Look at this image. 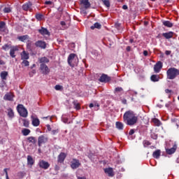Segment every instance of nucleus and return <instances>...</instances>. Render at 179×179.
Instances as JSON below:
<instances>
[{
    "mask_svg": "<svg viewBox=\"0 0 179 179\" xmlns=\"http://www.w3.org/2000/svg\"><path fill=\"white\" fill-rule=\"evenodd\" d=\"M123 120L127 125L132 127L138 122V116L132 110H128L123 115Z\"/></svg>",
    "mask_w": 179,
    "mask_h": 179,
    "instance_id": "nucleus-1",
    "label": "nucleus"
},
{
    "mask_svg": "<svg viewBox=\"0 0 179 179\" xmlns=\"http://www.w3.org/2000/svg\"><path fill=\"white\" fill-rule=\"evenodd\" d=\"M166 75H167V79H170L171 80H173V79H176L178 76L179 69L174 67H171L167 70Z\"/></svg>",
    "mask_w": 179,
    "mask_h": 179,
    "instance_id": "nucleus-2",
    "label": "nucleus"
},
{
    "mask_svg": "<svg viewBox=\"0 0 179 179\" xmlns=\"http://www.w3.org/2000/svg\"><path fill=\"white\" fill-rule=\"evenodd\" d=\"M17 111L19 113L21 117H23L24 118H26V117H27V109H26V108H24L23 105H18L17 106Z\"/></svg>",
    "mask_w": 179,
    "mask_h": 179,
    "instance_id": "nucleus-3",
    "label": "nucleus"
},
{
    "mask_svg": "<svg viewBox=\"0 0 179 179\" xmlns=\"http://www.w3.org/2000/svg\"><path fill=\"white\" fill-rule=\"evenodd\" d=\"M48 142V137L47 136L41 135L38 138V145L41 147V145L44 143H47Z\"/></svg>",
    "mask_w": 179,
    "mask_h": 179,
    "instance_id": "nucleus-4",
    "label": "nucleus"
},
{
    "mask_svg": "<svg viewBox=\"0 0 179 179\" xmlns=\"http://www.w3.org/2000/svg\"><path fill=\"white\" fill-rule=\"evenodd\" d=\"M13 99H15L13 92H7L3 96V100L6 101H13Z\"/></svg>",
    "mask_w": 179,
    "mask_h": 179,
    "instance_id": "nucleus-5",
    "label": "nucleus"
},
{
    "mask_svg": "<svg viewBox=\"0 0 179 179\" xmlns=\"http://www.w3.org/2000/svg\"><path fill=\"white\" fill-rule=\"evenodd\" d=\"M162 68H163V62H157L155 65H154V72L155 73H159L162 71Z\"/></svg>",
    "mask_w": 179,
    "mask_h": 179,
    "instance_id": "nucleus-6",
    "label": "nucleus"
},
{
    "mask_svg": "<svg viewBox=\"0 0 179 179\" xmlns=\"http://www.w3.org/2000/svg\"><path fill=\"white\" fill-rule=\"evenodd\" d=\"M40 69L43 75H48L50 73V69L44 64H41Z\"/></svg>",
    "mask_w": 179,
    "mask_h": 179,
    "instance_id": "nucleus-7",
    "label": "nucleus"
},
{
    "mask_svg": "<svg viewBox=\"0 0 179 179\" xmlns=\"http://www.w3.org/2000/svg\"><path fill=\"white\" fill-rule=\"evenodd\" d=\"M80 166V162H79V159H73L71 162V167L73 170L79 168Z\"/></svg>",
    "mask_w": 179,
    "mask_h": 179,
    "instance_id": "nucleus-8",
    "label": "nucleus"
},
{
    "mask_svg": "<svg viewBox=\"0 0 179 179\" xmlns=\"http://www.w3.org/2000/svg\"><path fill=\"white\" fill-rule=\"evenodd\" d=\"M38 166L41 169H43V170H47V169L50 167V163L44 160H41L39 162Z\"/></svg>",
    "mask_w": 179,
    "mask_h": 179,
    "instance_id": "nucleus-9",
    "label": "nucleus"
},
{
    "mask_svg": "<svg viewBox=\"0 0 179 179\" xmlns=\"http://www.w3.org/2000/svg\"><path fill=\"white\" fill-rule=\"evenodd\" d=\"M99 82L102 83H107V82H110L111 80V78L107 76L106 74H103L100 78L99 79Z\"/></svg>",
    "mask_w": 179,
    "mask_h": 179,
    "instance_id": "nucleus-10",
    "label": "nucleus"
},
{
    "mask_svg": "<svg viewBox=\"0 0 179 179\" xmlns=\"http://www.w3.org/2000/svg\"><path fill=\"white\" fill-rule=\"evenodd\" d=\"M38 31L40 34H41V36H50L51 34L48 29L43 27H41L40 29H38Z\"/></svg>",
    "mask_w": 179,
    "mask_h": 179,
    "instance_id": "nucleus-11",
    "label": "nucleus"
},
{
    "mask_svg": "<svg viewBox=\"0 0 179 179\" xmlns=\"http://www.w3.org/2000/svg\"><path fill=\"white\" fill-rule=\"evenodd\" d=\"M36 47H39V48H42L43 50H45L47 48V43L43 41H38L35 43Z\"/></svg>",
    "mask_w": 179,
    "mask_h": 179,
    "instance_id": "nucleus-12",
    "label": "nucleus"
},
{
    "mask_svg": "<svg viewBox=\"0 0 179 179\" xmlns=\"http://www.w3.org/2000/svg\"><path fill=\"white\" fill-rule=\"evenodd\" d=\"M65 159H66V154L65 152H61L57 157V162L62 164L65 161Z\"/></svg>",
    "mask_w": 179,
    "mask_h": 179,
    "instance_id": "nucleus-13",
    "label": "nucleus"
},
{
    "mask_svg": "<svg viewBox=\"0 0 179 179\" xmlns=\"http://www.w3.org/2000/svg\"><path fill=\"white\" fill-rule=\"evenodd\" d=\"M75 57H76V55L75 53H71L68 57V64L70 65V66H75V64H73V61L75 59Z\"/></svg>",
    "mask_w": 179,
    "mask_h": 179,
    "instance_id": "nucleus-14",
    "label": "nucleus"
},
{
    "mask_svg": "<svg viewBox=\"0 0 179 179\" xmlns=\"http://www.w3.org/2000/svg\"><path fill=\"white\" fill-rule=\"evenodd\" d=\"M80 5L83 6L85 9H89V8H90L91 4L90 2H89V0H80Z\"/></svg>",
    "mask_w": 179,
    "mask_h": 179,
    "instance_id": "nucleus-15",
    "label": "nucleus"
},
{
    "mask_svg": "<svg viewBox=\"0 0 179 179\" xmlns=\"http://www.w3.org/2000/svg\"><path fill=\"white\" fill-rule=\"evenodd\" d=\"M16 51H19V47L17 46H14L10 49V56L11 57V58H15L16 57V55H15V52H16Z\"/></svg>",
    "mask_w": 179,
    "mask_h": 179,
    "instance_id": "nucleus-16",
    "label": "nucleus"
},
{
    "mask_svg": "<svg viewBox=\"0 0 179 179\" xmlns=\"http://www.w3.org/2000/svg\"><path fill=\"white\" fill-rule=\"evenodd\" d=\"M33 6V3H31V2L29 1L28 3L24 4L22 6V9L23 10H30L31 11V6Z\"/></svg>",
    "mask_w": 179,
    "mask_h": 179,
    "instance_id": "nucleus-17",
    "label": "nucleus"
},
{
    "mask_svg": "<svg viewBox=\"0 0 179 179\" xmlns=\"http://www.w3.org/2000/svg\"><path fill=\"white\" fill-rule=\"evenodd\" d=\"M106 174H108V177H114V171L113 168H106L104 169Z\"/></svg>",
    "mask_w": 179,
    "mask_h": 179,
    "instance_id": "nucleus-18",
    "label": "nucleus"
},
{
    "mask_svg": "<svg viewBox=\"0 0 179 179\" xmlns=\"http://www.w3.org/2000/svg\"><path fill=\"white\" fill-rule=\"evenodd\" d=\"M176 150H177V145H173V148L166 150L167 155H173V153H176Z\"/></svg>",
    "mask_w": 179,
    "mask_h": 179,
    "instance_id": "nucleus-19",
    "label": "nucleus"
},
{
    "mask_svg": "<svg viewBox=\"0 0 179 179\" xmlns=\"http://www.w3.org/2000/svg\"><path fill=\"white\" fill-rule=\"evenodd\" d=\"M0 31H3L4 33H8V29H6L5 22H0Z\"/></svg>",
    "mask_w": 179,
    "mask_h": 179,
    "instance_id": "nucleus-20",
    "label": "nucleus"
},
{
    "mask_svg": "<svg viewBox=\"0 0 179 179\" xmlns=\"http://www.w3.org/2000/svg\"><path fill=\"white\" fill-rule=\"evenodd\" d=\"M20 55L22 60L29 59V53L24 50L22 52H21Z\"/></svg>",
    "mask_w": 179,
    "mask_h": 179,
    "instance_id": "nucleus-21",
    "label": "nucleus"
},
{
    "mask_svg": "<svg viewBox=\"0 0 179 179\" xmlns=\"http://www.w3.org/2000/svg\"><path fill=\"white\" fill-rule=\"evenodd\" d=\"M174 33L173 31H169L166 33H163L162 36L163 37H165V38L169 39V38H172Z\"/></svg>",
    "mask_w": 179,
    "mask_h": 179,
    "instance_id": "nucleus-22",
    "label": "nucleus"
},
{
    "mask_svg": "<svg viewBox=\"0 0 179 179\" xmlns=\"http://www.w3.org/2000/svg\"><path fill=\"white\" fill-rule=\"evenodd\" d=\"M38 61H39L40 64H44V65H45V64H48V62H50V59L45 57L39 58Z\"/></svg>",
    "mask_w": 179,
    "mask_h": 179,
    "instance_id": "nucleus-23",
    "label": "nucleus"
},
{
    "mask_svg": "<svg viewBox=\"0 0 179 179\" xmlns=\"http://www.w3.org/2000/svg\"><path fill=\"white\" fill-rule=\"evenodd\" d=\"M150 80H152V82H159V80H160V76L153 74L151 76Z\"/></svg>",
    "mask_w": 179,
    "mask_h": 179,
    "instance_id": "nucleus-24",
    "label": "nucleus"
},
{
    "mask_svg": "<svg viewBox=\"0 0 179 179\" xmlns=\"http://www.w3.org/2000/svg\"><path fill=\"white\" fill-rule=\"evenodd\" d=\"M32 125H34V127H38V125H40V120L37 117H33Z\"/></svg>",
    "mask_w": 179,
    "mask_h": 179,
    "instance_id": "nucleus-25",
    "label": "nucleus"
},
{
    "mask_svg": "<svg viewBox=\"0 0 179 179\" xmlns=\"http://www.w3.org/2000/svg\"><path fill=\"white\" fill-rule=\"evenodd\" d=\"M161 153L162 151H160V150H157L153 152L152 156L155 159H159V157H160Z\"/></svg>",
    "mask_w": 179,
    "mask_h": 179,
    "instance_id": "nucleus-26",
    "label": "nucleus"
},
{
    "mask_svg": "<svg viewBox=\"0 0 179 179\" xmlns=\"http://www.w3.org/2000/svg\"><path fill=\"white\" fill-rule=\"evenodd\" d=\"M27 164H29V166L34 164V159H33V157L30 155L27 156Z\"/></svg>",
    "mask_w": 179,
    "mask_h": 179,
    "instance_id": "nucleus-27",
    "label": "nucleus"
},
{
    "mask_svg": "<svg viewBox=\"0 0 179 179\" xmlns=\"http://www.w3.org/2000/svg\"><path fill=\"white\" fill-rule=\"evenodd\" d=\"M7 111H8V117H9L10 120H12V118L15 117V113H13V110L12 108H8Z\"/></svg>",
    "mask_w": 179,
    "mask_h": 179,
    "instance_id": "nucleus-28",
    "label": "nucleus"
},
{
    "mask_svg": "<svg viewBox=\"0 0 179 179\" xmlns=\"http://www.w3.org/2000/svg\"><path fill=\"white\" fill-rule=\"evenodd\" d=\"M8 75V71H2L0 73V76L2 79V80H6V78H7Z\"/></svg>",
    "mask_w": 179,
    "mask_h": 179,
    "instance_id": "nucleus-29",
    "label": "nucleus"
},
{
    "mask_svg": "<svg viewBox=\"0 0 179 179\" xmlns=\"http://www.w3.org/2000/svg\"><path fill=\"white\" fill-rule=\"evenodd\" d=\"M115 93H117V94H122V93H124V89L121 87H117L115 89Z\"/></svg>",
    "mask_w": 179,
    "mask_h": 179,
    "instance_id": "nucleus-30",
    "label": "nucleus"
},
{
    "mask_svg": "<svg viewBox=\"0 0 179 179\" xmlns=\"http://www.w3.org/2000/svg\"><path fill=\"white\" fill-rule=\"evenodd\" d=\"M90 29L94 30V29H101V24L99 22H96L94 25L91 26Z\"/></svg>",
    "mask_w": 179,
    "mask_h": 179,
    "instance_id": "nucleus-31",
    "label": "nucleus"
},
{
    "mask_svg": "<svg viewBox=\"0 0 179 179\" xmlns=\"http://www.w3.org/2000/svg\"><path fill=\"white\" fill-rule=\"evenodd\" d=\"M116 128L117 129H120V130L124 129V124H122V122H116Z\"/></svg>",
    "mask_w": 179,
    "mask_h": 179,
    "instance_id": "nucleus-32",
    "label": "nucleus"
},
{
    "mask_svg": "<svg viewBox=\"0 0 179 179\" xmlns=\"http://www.w3.org/2000/svg\"><path fill=\"white\" fill-rule=\"evenodd\" d=\"M152 122L155 124V125H156L157 127H160V125H162V122H160V120H159V119L157 118H154L152 119Z\"/></svg>",
    "mask_w": 179,
    "mask_h": 179,
    "instance_id": "nucleus-33",
    "label": "nucleus"
},
{
    "mask_svg": "<svg viewBox=\"0 0 179 179\" xmlns=\"http://www.w3.org/2000/svg\"><path fill=\"white\" fill-rule=\"evenodd\" d=\"M163 24L166 27H172L173 26V23H171L170 21H163Z\"/></svg>",
    "mask_w": 179,
    "mask_h": 179,
    "instance_id": "nucleus-34",
    "label": "nucleus"
},
{
    "mask_svg": "<svg viewBox=\"0 0 179 179\" xmlns=\"http://www.w3.org/2000/svg\"><path fill=\"white\" fill-rule=\"evenodd\" d=\"M30 129H24L22 130V134L24 135V136H27L30 134Z\"/></svg>",
    "mask_w": 179,
    "mask_h": 179,
    "instance_id": "nucleus-35",
    "label": "nucleus"
},
{
    "mask_svg": "<svg viewBox=\"0 0 179 179\" xmlns=\"http://www.w3.org/2000/svg\"><path fill=\"white\" fill-rule=\"evenodd\" d=\"M35 17L38 21H41V20H43V19H44V15L43 14L36 13L35 15Z\"/></svg>",
    "mask_w": 179,
    "mask_h": 179,
    "instance_id": "nucleus-36",
    "label": "nucleus"
},
{
    "mask_svg": "<svg viewBox=\"0 0 179 179\" xmlns=\"http://www.w3.org/2000/svg\"><path fill=\"white\" fill-rule=\"evenodd\" d=\"M27 141L29 143H36V138L33 136H30L27 138Z\"/></svg>",
    "mask_w": 179,
    "mask_h": 179,
    "instance_id": "nucleus-37",
    "label": "nucleus"
},
{
    "mask_svg": "<svg viewBox=\"0 0 179 179\" xmlns=\"http://www.w3.org/2000/svg\"><path fill=\"white\" fill-rule=\"evenodd\" d=\"M27 38H29V36L27 35H24L18 37V40H20V41H25V40H27Z\"/></svg>",
    "mask_w": 179,
    "mask_h": 179,
    "instance_id": "nucleus-38",
    "label": "nucleus"
},
{
    "mask_svg": "<svg viewBox=\"0 0 179 179\" xmlns=\"http://www.w3.org/2000/svg\"><path fill=\"white\" fill-rule=\"evenodd\" d=\"M101 1L103 2V5H105V6H106V8H110V1L108 0H101Z\"/></svg>",
    "mask_w": 179,
    "mask_h": 179,
    "instance_id": "nucleus-39",
    "label": "nucleus"
},
{
    "mask_svg": "<svg viewBox=\"0 0 179 179\" xmlns=\"http://www.w3.org/2000/svg\"><path fill=\"white\" fill-rule=\"evenodd\" d=\"M21 65L22 66H29V65H30V63L29 62V61H27V59H25L22 60Z\"/></svg>",
    "mask_w": 179,
    "mask_h": 179,
    "instance_id": "nucleus-40",
    "label": "nucleus"
},
{
    "mask_svg": "<svg viewBox=\"0 0 179 179\" xmlns=\"http://www.w3.org/2000/svg\"><path fill=\"white\" fill-rule=\"evenodd\" d=\"M3 10L4 13H10V12H12V8H10V7H5Z\"/></svg>",
    "mask_w": 179,
    "mask_h": 179,
    "instance_id": "nucleus-41",
    "label": "nucleus"
},
{
    "mask_svg": "<svg viewBox=\"0 0 179 179\" xmlns=\"http://www.w3.org/2000/svg\"><path fill=\"white\" fill-rule=\"evenodd\" d=\"M23 122V125L26 127V128H29V122L26 119H23L22 120Z\"/></svg>",
    "mask_w": 179,
    "mask_h": 179,
    "instance_id": "nucleus-42",
    "label": "nucleus"
},
{
    "mask_svg": "<svg viewBox=\"0 0 179 179\" xmlns=\"http://www.w3.org/2000/svg\"><path fill=\"white\" fill-rule=\"evenodd\" d=\"M62 120L63 122H64V124H68V117H66V115H63L62 117Z\"/></svg>",
    "mask_w": 179,
    "mask_h": 179,
    "instance_id": "nucleus-43",
    "label": "nucleus"
},
{
    "mask_svg": "<svg viewBox=\"0 0 179 179\" xmlns=\"http://www.w3.org/2000/svg\"><path fill=\"white\" fill-rule=\"evenodd\" d=\"M74 108H76V110H80V105L76 102H73Z\"/></svg>",
    "mask_w": 179,
    "mask_h": 179,
    "instance_id": "nucleus-44",
    "label": "nucleus"
},
{
    "mask_svg": "<svg viewBox=\"0 0 179 179\" xmlns=\"http://www.w3.org/2000/svg\"><path fill=\"white\" fill-rule=\"evenodd\" d=\"M2 50H4V51H7V50H9V45L5 44L2 46Z\"/></svg>",
    "mask_w": 179,
    "mask_h": 179,
    "instance_id": "nucleus-45",
    "label": "nucleus"
},
{
    "mask_svg": "<svg viewBox=\"0 0 179 179\" xmlns=\"http://www.w3.org/2000/svg\"><path fill=\"white\" fill-rule=\"evenodd\" d=\"M18 176H19V177H21V178H23V177H24V176H26V173L20 171L18 173Z\"/></svg>",
    "mask_w": 179,
    "mask_h": 179,
    "instance_id": "nucleus-46",
    "label": "nucleus"
},
{
    "mask_svg": "<svg viewBox=\"0 0 179 179\" xmlns=\"http://www.w3.org/2000/svg\"><path fill=\"white\" fill-rule=\"evenodd\" d=\"M58 132H59V129H55V130H52L51 134H52V135H57V134H58Z\"/></svg>",
    "mask_w": 179,
    "mask_h": 179,
    "instance_id": "nucleus-47",
    "label": "nucleus"
},
{
    "mask_svg": "<svg viewBox=\"0 0 179 179\" xmlns=\"http://www.w3.org/2000/svg\"><path fill=\"white\" fill-rule=\"evenodd\" d=\"M55 90H62V86H61L59 85H55Z\"/></svg>",
    "mask_w": 179,
    "mask_h": 179,
    "instance_id": "nucleus-48",
    "label": "nucleus"
},
{
    "mask_svg": "<svg viewBox=\"0 0 179 179\" xmlns=\"http://www.w3.org/2000/svg\"><path fill=\"white\" fill-rule=\"evenodd\" d=\"M143 143L144 146H150V142H149L148 141H144L143 142Z\"/></svg>",
    "mask_w": 179,
    "mask_h": 179,
    "instance_id": "nucleus-49",
    "label": "nucleus"
},
{
    "mask_svg": "<svg viewBox=\"0 0 179 179\" xmlns=\"http://www.w3.org/2000/svg\"><path fill=\"white\" fill-rule=\"evenodd\" d=\"M165 93L166 94H171V93H173V91L171 90H169V89H166L165 90Z\"/></svg>",
    "mask_w": 179,
    "mask_h": 179,
    "instance_id": "nucleus-50",
    "label": "nucleus"
},
{
    "mask_svg": "<svg viewBox=\"0 0 179 179\" xmlns=\"http://www.w3.org/2000/svg\"><path fill=\"white\" fill-rule=\"evenodd\" d=\"M151 138L152 139H157V135H156L155 134H151Z\"/></svg>",
    "mask_w": 179,
    "mask_h": 179,
    "instance_id": "nucleus-51",
    "label": "nucleus"
},
{
    "mask_svg": "<svg viewBox=\"0 0 179 179\" xmlns=\"http://www.w3.org/2000/svg\"><path fill=\"white\" fill-rule=\"evenodd\" d=\"M45 5H52V1H45Z\"/></svg>",
    "mask_w": 179,
    "mask_h": 179,
    "instance_id": "nucleus-52",
    "label": "nucleus"
},
{
    "mask_svg": "<svg viewBox=\"0 0 179 179\" xmlns=\"http://www.w3.org/2000/svg\"><path fill=\"white\" fill-rule=\"evenodd\" d=\"M99 107H100V106L99 104H94V108L96 111H97V110H99Z\"/></svg>",
    "mask_w": 179,
    "mask_h": 179,
    "instance_id": "nucleus-53",
    "label": "nucleus"
},
{
    "mask_svg": "<svg viewBox=\"0 0 179 179\" xmlns=\"http://www.w3.org/2000/svg\"><path fill=\"white\" fill-rule=\"evenodd\" d=\"M135 134V130L131 129L129 132V135H134Z\"/></svg>",
    "mask_w": 179,
    "mask_h": 179,
    "instance_id": "nucleus-54",
    "label": "nucleus"
},
{
    "mask_svg": "<svg viewBox=\"0 0 179 179\" xmlns=\"http://www.w3.org/2000/svg\"><path fill=\"white\" fill-rule=\"evenodd\" d=\"M47 129L48 131L50 132L51 131V126L50 124H47L46 125Z\"/></svg>",
    "mask_w": 179,
    "mask_h": 179,
    "instance_id": "nucleus-55",
    "label": "nucleus"
},
{
    "mask_svg": "<svg viewBox=\"0 0 179 179\" xmlns=\"http://www.w3.org/2000/svg\"><path fill=\"white\" fill-rule=\"evenodd\" d=\"M165 54H166V55H170V54H171V50H166Z\"/></svg>",
    "mask_w": 179,
    "mask_h": 179,
    "instance_id": "nucleus-56",
    "label": "nucleus"
},
{
    "mask_svg": "<svg viewBox=\"0 0 179 179\" xmlns=\"http://www.w3.org/2000/svg\"><path fill=\"white\" fill-rule=\"evenodd\" d=\"M8 170H9V169H6V168L3 169V171H4V173H6V177L8 176Z\"/></svg>",
    "mask_w": 179,
    "mask_h": 179,
    "instance_id": "nucleus-57",
    "label": "nucleus"
},
{
    "mask_svg": "<svg viewBox=\"0 0 179 179\" xmlns=\"http://www.w3.org/2000/svg\"><path fill=\"white\" fill-rule=\"evenodd\" d=\"M59 166L58 165H56L55 167V171H58L59 170Z\"/></svg>",
    "mask_w": 179,
    "mask_h": 179,
    "instance_id": "nucleus-58",
    "label": "nucleus"
},
{
    "mask_svg": "<svg viewBox=\"0 0 179 179\" xmlns=\"http://www.w3.org/2000/svg\"><path fill=\"white\" fill-rule=\"evenodd\" d=\"M60 24H61V26H66V23H65L64 21H62V22H60Z\"/></svg>",
    "mask_w": 179,
    "mask_h": 179,
    "instance_id": "nucleus-59",
    "label": "nucleus"
},
{
    "mask_svg": "<svg viewBox=\"0 0 179 179\" xmlns=\"http://www.w3.org/2000/svg\"><path fill=\"white\" fill-rule=\"evenodd\" d=\"M122 9H124V10H127V9H128V6H127V5H123Z\"/></svg>",
    "mask_w": 179,
    "mask_h": 179,
    "instance_id": "nucleus-60",
    "label": "nucleus"
},
{
    "mask_svg": "<svg viewBox=\"0 0 179 179\" xmlns=\"http://www.w3.org/2000/svg\"><path fill=\"white\" fill-rule=\"evenodd\" d=\"M148 50L143 51V55H145V57H148Z\"/></svg>",
    "mask_w": 179,
    "mask_h": 179,
    "instance_id": "nucleus-61",
    "label": "nucleus"
},
{
    "mask_svg": "<svg viewBox=\"0 0 179 179\" xmlns=\"http://www.w3.org/2000/svg\"><path fill=\"white\" fill-rule=\"evenodd\" d=\"M0 65H5V62H3V60L1 59H0Z\"/></svg>",
    "mask_w": 179,
    "mask_h": 179,
    "instance_id": "nucleus-62",
    "label": "nucleus"
},
{
    "mask_svg": "<svg viewBox=\"0 0 179 179\" xmlns=\"http://www.w3.org/2000/svg\"><path fill=\"white\" fill-rule=\"evenodd\" d=\"M126 50H127V51H128V52H129V51H131V46H127L126 48Z\"/></svg>",
    "mask_w": 179,
    "mask_h": 179,
    "instance_id": "nucleus-63",
    "label": "nucleus"
},
{
    "mask_svg": "<svg viewBox=\"0 0 179 179\" xmlns=\"http://www.w3.org/2000/svg\"><path fill=\"white\" fill-rule=\"evenodd\" d=\"M78 179H86V177H85V176H83V177L78 176Z\"/></svg>",
    "mask_w": 179,
    "mask_h": 179,
    "instance_id": "nucleus-64",
    "label": "nucleus"
}]
</instances>
